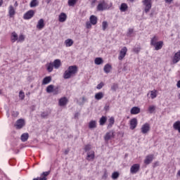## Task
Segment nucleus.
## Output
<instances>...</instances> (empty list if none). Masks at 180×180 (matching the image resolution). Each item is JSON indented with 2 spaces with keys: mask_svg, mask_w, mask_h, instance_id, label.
<instances>
[{
  "mask_svg": "<svg viewBox=\"0 0 180 180\" xmlns=\"http://www.w3.org/2000/svg\"><path fill=\"white\" fill-rule=\"evenodd\" d=\"M103 85H105L103 82H101L97 85L96 86L97 89H102V88H103Z\"/></svg>",
  "mask_w": 180,
  "mask_h": 180,
  "instance_id": "50",
  "label": "nucleus"
},
{
  "mask_svg": "<svg viewBox=\"0 0 180 180\" xmlns=\"http://www.w3.org/2000/svg\"><path fill=\"white\" fill-rule=\"evenodd\" d=\"M106 120H108V118H106L105 116H103L99 121L100 125L103 126L106 123Z\"/></svg>",
  "mask_w": 180,
  "mask_h": 180,
  "instance_id": "38",
  "label": "nucleus"
},
{
  "mask_svg": "<svg viewBox=\"0 0 180 180\" xmlns=\"http://www.w3.org/2000/svg\"><path fill=\"white\" fill-rule=\"evenodd\" d=\"M173 127L174 130H178L179 133H180V121H176L174 123Z\"/></svg>",
  "mask_w": 180,
  "mask_h": 180,
  "instance_id": "31",
  "label": "nucleus"
},
{
  "mask_svg": "<svg viewBox=\"0 0 180 180\" xmlns=\"http://www.w3.org/2000/svg\"><path fill=\"white\" fill-rule=\"evenodd\" d=\"M155 109H156L155 105H150L148 108V110L149 113H154V112L155 111Z\"/></svg>",
  "mask_w": 180,
  "mask_h": 180,
  "instance_id": "42",
  "label": "nucleus"
},
{
  "mask_svg": "<svg viewBox=\"0 0 180 180\" xmlns=\"http://www.w3.org/2000/svg\"><path fill=\"white\" fill-rule=\"evenodd\" d=\"M172 1L173 0H165V2H167V4H171Z\"/></svg>",
  "mask_w": 180,
  "mask_h": 180,
  "instance_id": "61",
  "label": "nucleus"
},
{
  "mask_svg": "<svg viewBox=\"0 0 180 180\" xmlns=\"http://www.w3.org/2000/svg\"><path fill=\"white\" fill-rule=\"evenodd\" d=\"M105 9H109V6H108V3L103 0L98 6L97 11H105Z\"/></svg>",
  "mask_w": 180,
  "mask_h": 180,
  "instance_id": "3",
  "label": "nucleus"
},
{
  "mask_svg": "<svg viewBox=\"0 0 180 180\" xmlns=\"http://www.w3.org/2000/svg\"><path fill=\"white\" fill-rule=\"evenodd\" d=\"M77 4V0H68L69 6H75Z\"/></svg>",
  "mask_w": 180,
  "mask_h": 180,
  "instance_id": "45",
  "label": "nucleus"
},
{
  "mask_svg": "<svg viewBox=\"0 0 180 180\" xmlns=\"http://www.w3.org/2000/svg\"><path fill=\"white\" fill-rule=\"evenodd\" d=\"M39 5V1L37 0H32L31 2H30V8H34L36 6H37Z\"/></svg>",
  "mask_w": 180,
  "mask_h": 180,
  "instance_id": "36",
  "label": "nucleus"
},
{
  "mask_svg": "<svg viewBox=\"0 0 180 180\" xmlns=\"http://www.w3.org/2000/svg\"><path fill=\"white\" fill-rule=\"evenodd\" d=\"M50 175V172H44L40 177H37L34 179L33 180H47V177Z\"/></svg>",
  "mask_w": 180,
  "mask_h": 180,
  "instance_id": "10",
  "label": "nucleus"
},
{
  "mask_svg": "<svg viewBox=\"0 0 180 180\" xmlns=\"http://www.w3.org/2000/svg\"><path fill=\"white\" fill-rule=\"evenodd\" d=\"M176 86L177 88H180V80L177 82Z\"/></svg>",
  "mask_w": 180,
  "mask_h": 180,
  "instance_id": "59",
  "label": "nucleus"
},
{
  "mask_svg": "<svg viewBox=\"0 0 180 180\" xmlns=\"http://www.w3.org/2000/svg\"><path fill=\"white\" fill-rule=\"evenodd\" d=\"M28 139H29V134L28 133H24L21 135L20 140L23 143H25V141H27Z\"/></svg>",
  "mask_w": 180,
  "mask_h": 180,
  "instance_id": "24",
  "label": "nucleus"
},
{
  "mask_svg": "<svg viewBox=\"0 0 180 180\" xmlns=\"http://www.w3.org/2000/svg\"><path fill=\"white\" fill-rule=\"evenodd\" d=\"M25 39H26V37H25V35L23 34H20L19 37H18V40L17 42L18 43H23V41L25 40Z\"/></svg>",
  "mask_w": 180,
  "mask_h": 180,
  "instance_id": "40",
  "label": "nucleus"
},
{
  "mask_svg": "<svg viewBox=\"0 0 180 180\" xmlns=\"http://www.w3.org/2000/svg\"><path fill=\"white\" fill-rule=\"evenodd\" d=\"M162 46H164V41H159L157 44L153 45V47H155V50L158 51V50H161L162 49Z\"/></svg>",
  "mask_w": 180,
  "mask_h": 180,
  "instance_id": "16",
  "label": "nucleus"
},
{
  "mask_svg": "<svg viewBox=\"0 0 180 180\" xmlns=\"http://www.w3.org/2000/svg\"><path fill=\"white\" fill-rule=\"evenodd\" d=\"M94 158H95V152L94 150L87 152L86 160L88 161H93V160H94Z\"/></svg>",
  "mask_w": 180,
  "mask_h": 180,
  "instance_id": "14",
  "label": "nucleus"
},
{
  "mask_svg": "<svg viewBox=\"0 0 180 180\" xmlns=\"http://www.w3.org/2000/svg\"><path fill=\"white\" fill-rule=\"evenodd\" d=\"M140 50H141V49L139 47L133 49V51H134V53H140Z\"/></svg>",
  "mask_w": 180,
  "mask_h": 180,
  "instance_id": "52",
  "label": "nucleus"
},
{
  "mask_svg": "<svg viewBox=\"0 0 180 180\" xmlns=\"http://www.w3.org/2000/svg\"><path fill=\"white\" fill-rule=\"evenodd\" d=\"M158 43V37L154 36L150 39V46H155V44H157Z\"/></svg>",
  "mask_w": 180,
  "mask_h": 180,
  "instance_id": "27",
  "label": "nucleus"
},
{
  "mask_svg": "<svg viewBox=\"0 0 180 180\" xmlns=\"http://www.w3.org/2000/svg\"><path fill=\"white\" fill-rule=\"evenodd\" d=\"M119 176H120V174L118 172H114L112 174V176H111V178L114 180H116L117 179V178H119Z\"/></svg>",
  "mask_w": 180,
  "mask_h": 180,
  "instance_id": "41",
  "label": "nucleus"
},
{
  "mask_svg": "<svg viewBox=\"0 0 180 180\" xmlns=\"http://www.w3.org/2000/svg\"><path fill=\"white\" fill-rule=\"evenodd\" d=\"M19 98H20V99L22 101H23V99H25V93L23 91H20Z\"/></svg>",
  "mask_w": 180,
  "mask_h": 180,
  "instance_id": "47",
  "label": "nucleus"
},
{
  "mask_svg": "<svg viewBox=\"0 0 180 180\" xmlns=\"http://www.w3.org/2000/svg\"><path fill=\"white\" fill-rule=\"evenodd\" d=\"M177 175H179V176H180V170L178 172Z\"/></svg>",
  "mask_w": 180,
  "mask_h": 180,
  "instance_id": "64",
  "label": "nucleus"
},
{
  "mask_svg": "<svg viewBox=\"0 0 180 180\" xmlns=\"http://www.w3.org/2000/svg\"><path fill=\"white\" fill-rule=\"evenodd\" d=\"M103 70L106 74H109V72H110V70H112V65H110V64H106L104 66Z\"/></svg>",
  "mask_w": 180,
  "mask_h": 180,
  "instance_id": "28",
  "label": "nucleus"
},
{
  "mask_svg": "<svg viewBox=\"0 0 180 180\" xmlns=\"http://www.w3.org/2000/svg\"><path fill=\"white\" fill-rule=\"evenodd\" d=\"M115 137V131H110L109 132H107L104 136L105 141L108 142L111 139H113Z\"/></svg>",
  "mask_w": 180,
  "mask_h": 180,
  "instance_id": "8",
  "label": "nucleus"
},
{
  "mask_svg": "<svg viewBox=\"0 0 180 180\" xmlns=\"http://www.w3.org/2000/svg\"><path fill=\"white\" fill-rule=\"evenodd\" d=\"M140 112V108L139 107H133L131 109V115H139Z\"/></svg>",
  "mask_w": 180,
  "mask_h": 180,
  "instance_id": "23",
  "label": "nucleus"
},
{
  "mask_svg": "<svg viewBox=\"0 0 180 180\" xmlns=\"http://www.w3.org/2000/svg\"><path fill=\"white\" fill-rule=\"evenodd\" d=\"M127 8H129V6H127V4H126L125 3H122L121 4L120 10L121 11V12H126L127 11Z\"/></svg>",
  "mask_w": 180,
  "mask_h": 180,
  "instance_id": "33",
  "label": "nucleus"
},
{
  "mask_svg": "<svg viewBox=\"0 0 180 180\" xmlns=\"http://www.w3.org/2000/svg\"><path fill=\"white\" fill-rule=\"evenodd\" d=\"M34 11L30 10L24 14L23 19H25V20H29V19H32V18L34 16Z\"/></svg>",
  "mask_w": 180,
  "mask_h": 180,
  "instance_id": "6",
  "label": "nucleus"
},
{
  "mask_svg": "<svg viewBox=\"0 0 180 180\" xmlns=\"http://www.w3.org/2000/svg\"><path fill=\"white\" fill-rule=\"evenodd\" d=\"M82 101L83 103H85V102H86V98L85 97H82Z\"/></svg>",
  "mask_w": 180,
  "mask_h": 180,
  "instance_id": "57",
  "label": "nucleus"
},
{
  "mask_svg": "<svg viewBox=\"0 0 180 180\" xmlns=\"http://www.w3.org/2000/svg\"><path fill=\"white\" fill-rule=\"evenodd\" d=\"M25 126V120L20 119L17 120L16 124L15 125V129H22Z\"/></svg>",
  "mask_w": 180,
  "mask_h": 180,
  "instance_id": "11",
  "label": "nucleus"
},
{
  "mask_svg": "<svg viewBox=\"0 0 180 180\" xmlns=\"http://www.w3.org/2000/svg\"><path fill=\"white\" fill-rule=\"evenodd\" d=\"M140 169V165L134 164L131 167L130 172L131 174H137Z\"/></svg>",
  "mask_w": 180,
  "mask_h": 180,
  "instance_id": "9",
  "label": "nucleus"
},
{
  "mask_svg": "<svg viewBox=\"0 0 180 180\" xmlns=\"http://www.w3.org/2000/svg\"><path fill=\"white\" fill-rule=\"evenodd\" d=\"M150 98L151 99H155V98H157V91L153 90L150 91Z\"/></svg>",
  "mask_w": 180,
  "mask_h": 180,
  "instance_id": "43",
  "label": "nucleus"
},
{
  "mask_svg": "<svg viewBox=\"0 0 180 180\" xmlns=\"http://www.w3.org/2000/svg\"><path fill=\"white\" fill-rule=\"evenodd\" d=\"M89 20L91 25H95L96 23H98V17L92 15L90 16Z\"/></svg>",
  "mask_w": 180,
  "mask_h": 180,
  "instance_id": "21",
  "label": "nucleus"
},
{
  "mask_svg": "<svg viewBox=\"0 0 180 180\" xmlns=\"http://www.w3.org/2000/svg\"><path fill=\"white\" fill-rule=\"evenodd\" d=\"M53 89H54V85L50 84L46 87V92L48 94H51V92L53 93Z\"/></svg>",
  "mask_w": 180,
  "mask_h": 180,
  "instance_id": "35",
  "label": "nucleus"
},
{
  "mask_svg": "<svg viewBox=\"0 0 180 180\" xmlns=\"http://www.w3.org/2000/svg\"><path fill=\"white\" fill-rule=\"evenodd\" d=\"M86 29H91V27H92V23H91L89 21H87L86 23Z\"/></svg>",
  "mask_w": 180,
  "mask_h": 180,
  "instance_id": "49",
  "label": "nucleus"
},
{
  "mask_svg": "<svg viewBox=\"0 0 180 180\" xmlns=\"http://www.w3.org/2000/svg\"><path fill=\"white\" fill-rule=\"evenodd\" d=\"M89 150H91V145H86L84 146V151H86V153H89Z\"/></svg>",
  "mask_w": 180,
  "mask_h": 180,
  "instance_id": "48",
  "label": "nucleus"
},
{
  "mask_svg": "<svg viewBox=\"0 0 180 180\" xmlns=\"http://www.w3.org/2000/svg\"><path fill=\"white\" fill-rule=\"evenodd\" d=\"M102 179H108V172L107 171L104 172V174H103V175L102 176Z\"/></svg>",
  "mask_w": 180,
  "mask_h": 180,
  "instance_id": "51",
  "label": "nucleus"
},
{
  "mask_svg": "<svg viewBox=\"0 0 180 180\" xmlns=\"http://www.w3.org/2000/svg\"><path fill=\"white\" fill-rule=\"evenodd\" d=\"M108 22L103 21V22H102L103 30L105 31L106 29H108Z\"/></svg>",
  "mask_w": 180,
  "mask_h": 180,
  "instance_id": "46",
  "label": "nucleus"
},
{
  "mask_svg": "<svg viewBox=\"0 0 180 180\" xmlns=\"http://www.w3.org/2000/svg\"><path fill=\"white\" fill-rule=\"evenodd\" d=\"M16 13V11L15 10V8H13V6H10L8 7V15L10 18H13Z\"/></svg>",
  "mask_w": 180,
  "mask_h": 180,
  "instance_id": "15",
  "label": "nucleus"
},
{
  "mask_svg": "<svg viewBox=\"0 0 180 180\" xmlns=\"http://www.w3.org/2000/svg\"><path fill=\"white\" fill-rule=\"evenodd\" d=\"M65 44L66 47H71L74 44V41L71 39H68L65 41Z\"/></svg>",
  "mask_w": 180,
  "mask_h": 180,
  "instance_id": "29",
  "label": "nucleus"
},
{
  "mask_svg": "<svg viewBox=\"0 0 180 180\" xmlns=\"http://www.w3.org/2000/svg\"><path fill=\"white\" fill-rule=\"evenodd\" d=\"M2 4H4V1L3 0H0V6H2Z\"/></svg>",
  "mask_w": 180,
  "mask_h": 180,
  "instance_id": "63",
  "label": "nucleus"
},
{
  "mask_svg": "<svg viewBox=\"0 0 180 180\" xmlns=\"http://www.w3.org/2000/svg\"><path fill=\"white\" fill-rule=\"evenodd\" d=\"M58 20L61 22H65V20H67V14H65V13H61L59 15Z\"/></svg>",
  "mask_w": 180,
  "mask_h": 180,
  "instance_id": "20",
  "label": "nucleus"
},
{
  "mask_svg": "<svg viewBox=\"0 0 180 180\" xmlns=\"http://www.w3.org/2000/svg\"><path fill=\"white\" fill-rule=\"evenodd\" d=\"M51 82V77H46L43 79L42 84L43 85H47V84H50Z\"/></svg>",
  "mask_w": 180,
  "mask_h": 180,
  "instance_id": "25",
  "label": "nucleus"
},
{
  "mask_svg": "<svg viewBox=\"0 0 180 180\" xmlns=\"http://www.w3.org/2000/svg\"><path fill=\"white\" fill-rule=\"evenodd\" d=\"M153 160H154V155H148L146 157V159L144 160V163L146 165H148L149 164H151V162H153Z\"/></svg>",
  "mask_w": 180,
  "mask_h": 180,
  "instance_id": "12",
  "label": "nucleus"
},
{
  "mask_svg": "<svg viewBox=\"0 0 180 180\" xmlns=\"http://www.w3.org/2000/svg\"><path fill=\"white\" fill-rule=\"evenodd\" d=\"M108 122H109V124H108V125L107 127V129H112L113 124H115V117H111L109 119Z\"/></svg>",
  "mask_w": 180,
  "mask_h": 180,
  "instance_id": "26",
  "label": "nucleus"
},
{
  "mask_svg": "<svg viewBox=\"0 0 180 180\" xmlns=\"http://www.w3.org/2000/svg\"><path fill=\"white\" fill-rule=\"evenodd\" d=\"M133 33V29H129V32H128V34H131Z\"/></svg>",
  "mask_w": 180,
  "mask_h": 180,
  "instance_id": "58",
  "label": "nucleus"
},
{
  "mask_svg": "<svg viewBox=\"0 0 180 180\" xmlns=\"http://www.w3.org/2000/svg\"><path fill=\"white\" fill-rule=\"evenodd\" d=\"M18 34L15 32L11 33V42L15 43V41H18Z\"/></svg>",
  "mask_w": 180,
  "mask_h": 180,
  "instance_id": "22",
  "label": "nucleus"
},
{
  "mask_svg": "<svg viewBox=\"0 0 180 180\" xmlns=\"http://www.w3.org/2000/svg\"><path fill=\"white\" fill-rule=\"evenodd\" d=\"M89 128L90 129H96V121L91 120L89 123Z\"/></svg>",
  "mask_w": 180,
  "mask_h": 180,
  "instance_id": "32",
  "label": "nucleus"
},
{
  "mask_svg": "<svg viewBox=\"0 0 180 180\" xmlns=\"http://www.w3.org/2000/svg\"><path fill=\"white\" fill-rule=\"evenodd\" d=\"M52 64L56 70H58V68L61 67V60L60 59H56L52 63Z\"/></svg>",
  "mask_w": 180,
  "mask_h": 180,
  "instance_id": "17",
  "label": "nucleus"
},
{
  "mask_svg": "<svg viewBox=\"0 0 180 180\" xmlns=\"http://www.w3.org/2000/svg\"><path fill=\"white\" fill-rule=\"evenodd\" d=\"M54 68L53 63H48L46 65V70L49 72H51L53 71V68Z\"/></svg>",
  "mask_w": 180,
  "mask_h": 180,
  "instance_id": "34",
  "label": "nucleus"
},
{
  "mask_svg": "<svg viewBox=\"0 0 180 180\" xmlns=\"http://www.w3.org/2000/svg\"><path fill=\"white\" fill-rule=\"evenodd\" d=\"M52 94H53V95H58V94H61V91L60 90V87L57 86V87H53V91H52Z\"/></svg>",
  "mask_w": 180,
  "mask_h": 180,
  "instance_id": "39",
  "label": "nucleus"
},
{
  "mask_svg": "<svg viewBox=\"0 0 180 180\" xmlns=\"http://www.w3.org/2000/svg\"><path fill=\"white\" fill-rule=\"evenodd\" d=\"M77 72H78V68L77 65L69 66L68 70H65L63 74V78L65 79H70V78L74 77Z\"/></svg>",
  "mask_w": 180,
  "mask_h": 180,
  "instance_id": "1",
  "label": "nucleus"
},
{
  "mask_svg": "<svg viewBox=\"0 0 180 180\" xmlns=\"http://www.w3.org/2000/svg\"><path fill=\"white\" fill-rule=\"evenodd\" d=\"M94 63L96 64V65H101V64L103 63V60L101 58H96Z\"/></svg>",
  "mask_w": 180,
  "mask_h": 180,
  "instance_id": "37",
  "label": "nucleus"
},
{
  "mask_svg": "<svg viewBox=\"0 0 180 180\" xmlns=\"http://www.w3.org/2000/svg\"><path fill=\"white\" fill-rule=\"evenodd\" d=\"M180 61V51H177L172 59L173 64H176V63H179Z\"/></svg>",
  "mask_w": 180,
  "mask_h": 180,
  "instance_id": "13",
  "label": "nucleus"
},
{
  "mask_svg": "<svg viewBox=\"0 0 180 180\" xmlns=\"http://www.w3.org/2000/svg\"><path fill=\"white\" fill-rule=\"evenodd\" d=\"M150 129L151 127H150V124L145 123L141 127V133H142V134H147V133L150 131Z\"/></svg>",
  "mask_w": 180,
  "mask_h": 180,
  "instance_id": "5",
  "label": "nucleus"
},
{
  "mask_svg": "<svg viewBox=\"0 0 180 180\" xmlns=\"http://www.w3.org/2000/svg\"><path fill=\"white\" fill-rule=\"evenodd\" d=\"M138 121H137V118H132L130 121H129V129L131 130H134V129H136V127H137V124H138Z\"/></svg>",
  "mask_w": 180,
  "mask_h": 180,
  "instance_id": "7",
  "label": "nucleus"
},
{
  "mask_svg": "<svg viewBox=\"0 0 180 180\" xmlns=\"http://www.w3.org/2000/svg\"><path fill=\"white\" fill-rule=\"evenodd\" d=\"M18 1H15V4H14V6L16 8L18 6Z\"/></svg>",
  "mask_w": 180,
  "mask_h": 180,
  "instance_id": "62",
  "label": "nucleus"
},
{
  "mask_svg": "<svg viewBox=\"0 0 180 180\" xmlns=\"http://www.w3.org/2000/svg\"><path fill=\"white\" fill-rule=\"evenodd\" d=\"M158 165H160V162H155L153 164V168H155V167H158Z\"/></svg>",
  "mask_w": 180,
  "mask_h": 180,
  "instance_id": "55",
  "label": "nucleus"
},
{
  "mask_svg": "<svg viewBox=\"0 0 180 180\" xmlns=\"http://www.w3.org/2000/svg\"><path fill=\"white\" fill-rule=\"evenodd\" d=\"M103 96H104V94L102 92H98L95 94L94 98L97 101H101V99H102Z\"/></svg>",
  "mask_w": 180,
  "mask_h": 180,
  "instance_id": "30",
  "label": "nucleus"
},
{
  "mask_svg": "<svg viewBox=\"0 0 180 180\" xmlns=\"http://www.w3.org/2000/svg\"><path fill=\"white\" fill-rule=\"evenodd\" d=\"M96 3V0H91V6H95V4Z\"/></svg>",
  "mask_w": 180,
  "mask_h": 180,
  "instance_id": "56",
  "label": "nucleus"
},
{
  "mask_svg": "<svg viewBox=\"0 0 180 180\" xmlns=\"http://www.w3.org/2000/svg\"><path fill=\"white\" fill-rule=\"evenodd\" d=\"M118 88H119V85L116 83H114L111 86L112 91H113L114 92H116Z\"/></svg>",
  "mask_w": 180,
  "mask_h": 180,
  "instance_id": "44",
  "label": "nucleus"
},
{
  "mask_svg": "<svg viewBox=\"0 0 180 180\" xmlns=\"http://www.w3.org/2000/svg\"><path fill=\"white\" fill-rule=\"evenodd\" d=\"M142 4L144 6V12L148 13L153 6V1L151 0H143Z\"/></svg>",
  "mask_w": 180,
  "mask_h": 180,
  "instance_id": "2",
  "label": "nucleus"
},
{
  "mask_svg": "<svg viewBox=\"0 0 180 180\" xmlns=\"http://www.w3.org/2000/svg\"><path fill=\"white\" fill-rule=\"evenodd\" d=\"M68 103V99H67V97L61 98L59 100L60 106H65V105H67Z\"/></svg>",
  "mask_w": 180,
  "mask_h": 180,
  "instance_id": "18",
  "label": "nucleus"
},
{
  "mask_svg": "<svg viewBox=\"0 0 180 180\" xmlns=\"http://www.w3.org/2000/svg\"><path fill=\"white\" fill-rule=\"evenodd\" d=\"M41 117H47L49 116V114L47 112H42L41 114Z\"/></svg>",
  "mask_w": 180,
  "mask_h": 180,
  "instance_id": "54",
  "label": "nucleus"
},
{
  "mask_svg": "<svg viewBox=\"0 0 180 180\" xmlns=\"http://www.w3.org/2000/svg\"><path fill=\"white\" fill-rule=\"evenodd\" d=\"M12 115L14 117H18V116L19 115V112L18 111H13V113H12Z\"/></svg>",
  "mask_w": 180,
  "mask_h": 180,
  "instance_id": "53",
  "label": "nucleus"
},
{
  "mask_svg": "<svg viewBox=\"0 0 180 180\" xmlns=\"http://www.w3.org/2000/svg\"><path fill=\"white\" fill-rule=\"evenodd\" d=\"M122 71H127V66H124Z\"/></svg>",
  "mask_w": 180,
  "mask_h": 180,
  "instance_id": "60",
  "label": "nucleus"
},
{
  "mask_svg": "<svg viewBox=\"0 0 180 180\" xmlns=\"http://www.w3.org/2000/svg\"><path fill=\"white\" fill-rule=\"evenodd\" d=\"M126 54H127V47L124 46L120 51L118 60H120V61H122V60H123V58H124V57H126Z\"/></svg>",
  "mask_w": 180,
  "mask_h": 180,
  "instance_id": "4",
  "label": "nucleus"
},
{
  "mask_svg": "<svg viewBox=\"0 0 180 180\" xmlns=\"http://www.w3.org/2000/svg\"><path fill=\"white\" fill-rule=\"evenodd\" d=\"M44 27V20L40 19L38 21V23L37 25V28L39 29V30H41Z\"/></svg>",
  "mask_w": 180,
  "mask_h": 180,
  "instance_id": "19",
  "label": "nucleus"
}]
</instances>
